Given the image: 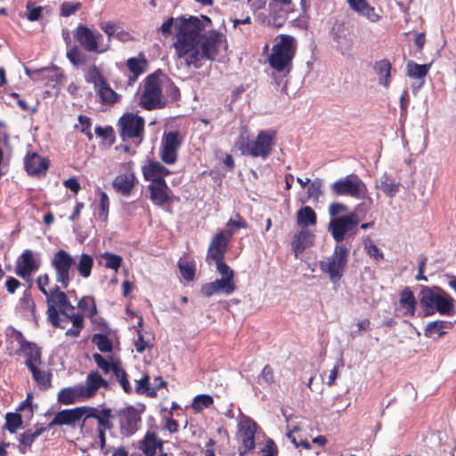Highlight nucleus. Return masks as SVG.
<instances>
[{
  "label": "nucleus",
  "mask_w": 456,
  "mask_h": 456,
  "mask_svg": "<svg viewBox=\"0 0 456 456\" xmlns=\"http://www.w3.org/2000/svg\"><path fill=\"white\" fill-rule=\"evenodd\" d=\"M74 258L64 249L55 252L51 260L54 270L55 281L62 289H67L73 279Z\"/></svg>",
  "instance_id": "nucleus-10"
},
{
  "label": "nucleus",
  "mask_w": 456,
  "mask_h": 456,
  "mask_svg": "<svg viewBox=\"0 0 456 456\" xmlns=\"http://www.w3.org/2000/svg\"><path fill=\"white\" fill-rule=\"evenodd\" d=\"M20 349L27 357L25 364L28 369L41 364V351L35 344L21 340Z\"/></svg>",
  "instance_id": "nucleus-27"
},
{
  "label": "nucleus",
  "mask_w": 456,
  "mask_h": 456,
  "mask_svg": "<svg viewBox=\"0 0 456 456\" xmlns=\"http://www.w3.org/2000/svg\"><path fill=\"white\" fill-rule=\"evenodd\" d=\"M160 445L161 442L157 436L154 433L147 432L141 441L140 449L146 456H153Z\"/></svg>",
  "instance_id": "nucleus-36"
},
{
  "label": "nucleus",
  "mask_w": 456,
  "mask_h": 456,
  "mask_svg": "<svg viewBox=\"0 0 456 456\" xmlns=\"http://www.w3.org/2000/svg\"><path fill=\"white\" fill-rule=\"evenodd\" d=\"M332 37L337 44V49L343 55H349L354 47V34L352 29L343 23H336L331 30Z\"/></svg>",
  "instance_id": "nucleus-15"
},
{
  "label": "nucleus",
  "mask_w": 456,
  "mask_h": 456,
  "mask_svg": "<svg viewBox=\"0 0 456 456\" xmlns=\"http://www.w3.org/2000/svg\"><path fill=\"white\" fill-rule=\"evenodd\" d=\"M141 412L133 406L119 411L120 431L123 436H130L138 430L141 423Z\"/></svg>",
  "instance_id": "nucleus-16"
},
{
  "label": "nucleus",
  "mask_w": 456,
  "mask_h": 456,
  "mask_svg": "<svg viewBox=\"0 0 456 456\" xmlns=\"http://www.w3.org/2000/svg\"><path fill=\"white\" fill-rule=\"evenodd\" d=\"M100 200H99V218L102 222L106 223L108 220L109 208H110V200L106 192L100 191Z\"/></svg>",
  "instance_id": "nucleus-54"
},
{
  "label": "nucleus",
  "mask_w": 456,
  "mask_h": 456,
  "mask_svg": "<svg viewBox=\"0 0 456 456\" xmlns=\"http://www.w3.org/2000/svg\"><path fill=\"white\" fill-rule=\"evenodd\" d=\"M374 69L379 76V82L385 87L389 86V77L391 72V64L387 60H381L377 61L374 65Z\"/></svg>",
  "instance_id": "nucleus-39"
},
{
  "label": "nucleus",
  "mask_w": 456,
  "mask_h": 456,
  "mask_svg": "<svg viewBox=\"0 0 456 456\" xmlns=\"http://www.w3.org/2000/svg\"><path fill=\"white\" fill-rule=\"evenodd\" d=\"M49 161L37 153L28 155L25 159V168L29 175H39L48 168Z\"/></svg>",
  "instance_id": "nucleus-32"
},
{
  "label": "nucleus",
  "mask_w": 456,
  "mask_h": 456,
  "mask_svg": "<svg viewBox=\"0 0 456 456\" xmlns=\"http://www.w3.org/2000/svg\"><path fill=\"white\" fill-rule=\"evenodd\" d=\"M101 257L105 261L104 266L115 272L118 270L122 263V257L113 253L104 252L101 255Z\"/></svg>",
  "instance_id": "nucleus-49"
},
{
  "label": "nucleus",
  "mask_w": 456,
  "mask_h": 456,
  "mask_svg": "<svg viewBox=\"0 0 456 456\" xmlns=\"http://www.w3.org/2000/svg\"><path fill=\"white\" fill-rule=\"evenodd\" d=\"M93 266L94 259L90 255L83 253L78 256L76 268L81 277L85 279L90 277Z\"/></svg>",
  "instance_id": "nucleus-40"
},
{
  "label": "nucleus",
  "mask_w": 456,
  "mask_h": 456,
  "mask_svg": "<svg viewBox=\"0 0 456 456\" xmlns=\"http://www.w3.org/2000/svg\"><path fill=\"white\" fill-rule=\"evenodd\" d=\"M257 424L249 417L242 415L238 422L237 438L240 443V455L243 456L255 448V436Z\"/></svg>",
  "instance_id": "nucleus-13"
},
{
  "label": "nucleus",
  "mask_w": 456,
  "mask_h": 456,
  "mask_svg": "<svg viewBox=\"0 0 456 456\" xmlns=\"http://www.w3.org/2000/svg\"><path fill=\"white\" fill-rule=\"evenodd\" d=\"M86 80L88 83H93L96 88L107 82L105 77L101 73L100 69L96 66H93L89 69L86 75Z\"/></svg>",
  "instance_id": "nucleus-48"
},
{
  "label": "nucleus",
  "mask_w": 456,
  "mask_h": 456,
  "mask_svg": "<svg viewBox=\"0 0 456 456\" xmlns=\"http://www.w3.org/2000/svg\"><path fill=\"white\" fill-rule=\"evenodd\" d=\"M134 182L135 176L133 173H125L116 176L112 182V185L117 192L124 196H128L134 186Z\"/></svg>",
  "instance_id": "nucleus-30"
},
{
  "label": "nucleus",
  "mask_w": 456,
  "mask_h": 456,
  "mask_svg": "<svg viewBox=\"0 0 456 456\" xmlns=\"http://www.w3.org/2000/svg\"><path fill=\"white\" fill-rule=\"evenodd\" d=\"M211 20L202 15L201 18L191 16L175 20L177 28L176 40L174 43L175 55L183 60L187 67H201V61H214L221 50L227 48L225 36L216 30H211L204 36L202 31Z\"/></svg>",
  "instance_id": "nucleus-1"
},
{
  "label": "nucleus",
  "mask_w": 456,
  "mask_h": 456,
  "mask_svg": "<svg viewBox=\"0 0 456 456\" xmlns=\"http://www.w3.org/2000/svg\"><path fill=\"white\" fill-rule=\"evenodd\" d=\"M360 218L355 212L331 218L328 224V232L331 234L336 245L346 244L347 240L358 232Z\"/></svg>",
  "instance_id": "nucleus-6"
},
{
  "label": "nucleus",
  "mask_w": 456,
  "mask_h": 456,
  "mask_svg": "<svg viewBox=\"0 0 456 456\" xmlns=\"http://www.w3.org/2000/svg\"><path fill=\"white\" fill-rule=\"evenodd\" d=\"M351 246L336 245L331 256L320 263L322 273H327L331 282L336 283L343 276Z\"/></svg>",
  "instance_id": "nucleus-7"
},
{
  "label": "nucleus",
  "mask_w": 456,
  "mask_h": 456,
  "mask_svg": "<svg viewBox=\"0 0 456 456\" xmlns=\"http://www.w3.org/2000/svg\"><path fill=\"white\" fill-rule=\"evenodd\" d=\"M430 68V64H418L409 61L406 66L407 76L412 78H424Z\"/></svg>",
  "instance_id": "nucleus-43"
},
{
  "label": "nucleus",
  "mask_w": 456,
  "mask_h": 456,
  "mask_svg": "<svg viewBox=\"0 0 456 456\" xmlns=\"http://www.w3.org/2000/svg\"><path fill=\"white\" fill-rule=\"evenodd\" d=\"M214 403L213 397L209 395H197L191 403V407L197 411L200 412L205 408H208Z\"/></svg>",
  "instance_id": "nucleus-52"
},
{
  "label": "nucleus",
  "mask_w": 456,
  "mask_h": 456,
  "mask_svg": "<svg viewBox=\"0 0 456 456\" xmlns=\"http://www.w3.org/2000/svg\"><path fill=\"white\" fill-rule=\"evenodd\" d=\"M160 85L162 86L163 95L171 100H176L179 96V89L166 75L160 72Z\"/></svg>",
  "instance_id": "nucleus-45"
},
{
  "label": "nucleus",
  "mask_w": 456,
  "mask_h": 456,
  "mask_svg": "<svg viewBox=\"0 0 456 456\" xmlns=\"http://www.w3.org/2000/svg\"><path fill=\"white\" fill-rule=\"evenodd\" d=\"M452 327V322L445 321H435L429 322L425 329V336L431 338L434 335L442 337L447 332V330Z\"/></svg>",
  "instance_id": "nucleus-37"
},
{
  "label": "nucleus",
  "mask_w": 456,
  "mask_h": 456,
  "mask_svg": "<svg viewBox=\"0 0 456 456\" xmlns=\"http://www.w3.org/2000/svg\"><path fill=\"white\" fill-rule=\"evenodd\" d=\"M97 89L98 95L103 103H115L119 99V95L109 86L107 82Z\"/></svg>",
  "instance_id": "nucleus-47"
},
{
  "label": "nucleus",
  "mask_w": 456,
  "mask_h": 456,
  "mask_svg": "<svg viewBox=\"0 0 456 456\" xmlns=\"http://www.w3.org/2000/svg\"><path fill=\"white\" fill-rule=\"evenodd\" d=\"M67 58L75 66L83 62V58L77 46H73L67 52Z\"/></svg>",
  "instance_id": "nucleus-64"
},
{
  "label": "nucleus",
  "mask_w": 456,
  "mask_h": 456,
  "mask_svg": "<svg viewBox=\"0 0 456 456\" xmlns=\"http://www.w3.org/2000/svg\"><path fill=\"white\" fill-rule=\"evenodd\" d=\"M291 9V5L268 3L269 13L265 17L263 22L268 26L281 28L285 23Z\"/></svg>",
  "instance_id": "nucleus-19"
},
{
  "label": "nucleus",
  "mask_w": 456,
  "mask_h": 456,
  "mask_svg": "<svg viewBox=\"0 0 456 456\" xmlns=\"http://www.w3.org/2000/svg\"><path fill=\"white\" fill-rule=\"evenodd\" d=\"M92 342L98 347L102 353H110L112 351V343L103 334H94L92 338Z\"/></svg>",
  "instance_id": "nucleus-50"
},
{
  "label": "nucleus",
  "mask_w": 456,
  "mask_h": 456,
  "mask_svg": "<svg viewBox=\"0 0 456 456\" xmlns=\"http://www.w3.org/2000/svg\"><path fill=\"white\" fill-rule=\"evenodd\" d=\"M135 392L139 395H147L150 397L157 395L156 387H151L148 374H144L140 379L135 380Z\"/></svg>",
  "instance_id": "nucleus-42"
},
{
  "label": "nucleus",
  "mask_w": 456,
  "mask_h": 456,
  "mask_svg": "<svg viewBox=\"0 0 456 456\" xmlns=\"http://www.w3.org/2000/svg\"><path fill=\"white\" fill-rule=\"evenodd\" d=\"M180 273L183 278L186 281H192L195 276L194 264L188 261L179 262L178 264Z\"/></svg>",
  "instance_id": "nucleus-58"
},
{
  "label": "nucleus",
  "mask_w": 456,
  "mask_h": 456,
  "mask_svg": "<svg viewBox=\"0 0 456 456\" xmlns=\"http://www.w3.org/2000/svg\"><path fill=\"white\" fill-rule=\"evenodd\" d=\"M77 408L78 411L80 420L82 419V423L80 425L81 432H89L87 425L89 424L91 419H94L96 418V416L101 411V409L89 406H80Z\"/></svg>",
  "instance_id": "nucleus-38"
},
{
  "label": "nucleus",
  "mask_w": 456,
  "mask_h": 456,
  "mask_svg": "<svg viewBox=\"0 0 456 456\" xmlns=\"http://www.w3.org/2000/svg\"><path fill=\"white\" fill-rule=\"evenodd\" d=\"M79 386L84 393V397L90 399L97 394L100 388H108L109 383L98 370H91L87 374L85 383L79 384Z\"/></svg>",
  "instance_id": "nucleus-20"
},
{
  "label": "nucleus",
  "mask_w": 456,
  "mask_h": 456,
  "mask_svg": "<svg viewBox=\"0 0 456 456\" xmlns=\"http://www.w3.org/2000/svg\"><path fill=\"white\" fill-rule=\"evenodd\" d=\"M275 136L273 130H262L255 139L245 138L241 134L236 145L242 155L265 159L273 151Z\"/></svg>",
  "instance_id": "nucleus-4"
},
{
  "label": "nucleus",
  "mask_w": 456,
  "mask_h": 456,
  "mask_svg": "<svg viewBox=\"0 0 456 456\" xmlns=\"http://www.w3.org/2000/svg\"><path fill=\"white\" fill-rule=\"evenodd\" d=\"M314 234L306 229H302L293 237L292 250L297 257L305 248L313 243Z\"/></svg>",
  "instance_id": "nucleus-29"
},
{
  "label": "nucleus",
  "mask_w": 456,
  "mask_h": 456,
  "mask_svg": "<svg viewBox=\"0 0 456 456\" xmlns=\"http://www.w3.org/2000/svg\"><path fill=\"white\" fill-rule=\"evenodd\" d=\"M379 188L387 196L392 198L397 193L399 190V184L390 183L388 177L387 175H384L380 179Z\"/></svg>",
  "instance_id": "nucleus-57"
},
{
  "label": "nucleus",
  "mask_w": 456,
  "mask_h": 456,
  "mask_svg": "<svg viewBox=\"0 0 456 456\" xmlns=\"http://www.w3.org/2000/svg\"><path fill=\"white\" fill-rule=\"evenodd\" d=\"M349 7L359 15L365 17L370 22H378L380 16L366 0H346Z\"/></svg>",
  "instance_id": "nucleus-26"
},
{
  "label": "nucleus",
  "mask_w": 456,
  "mask_h": 456,
  "mask_svg": "<svg viewBox=\"0 0 456 456\" xmlns=\"http://www.w3.org/2000/svg\"><path fill=\"white\" fill-rule=\"evenodd\" d=\"M140 104L148 110L162 108L165 99L160 85V72H155L147 77L144 89L140 96Z\"/></svg>",
  "instance_id": "nucleus-8"
},
{
  "label": "nucleus",
  "mask_w": 456,
  "mask_h": 456,
  "mask_svg": "<svg viewBox=\"0 0 456 456\" xmlns=\"http://www.w3.org/2000/svg\"><path fill=\"white\" fill-rule=\"evenodd\" d=\"M143 176L147 181L155 182L164 180V177L170 174V171L158 161H151L148 166L143 167Z\"/></svg>",
  "instance_id": "nucleus-31"
},
{
  "label": "nucleus",
  "mask_w": 456,
  "mask_h": 456,
  "mask_svg": "<svg viewBox=\"0 0 456 456\" xmlns=\"http://www.w3.org/2000/svg\"><path fill=\"white\" fill-rule=\"evenodd\" d=\"M317 217L312 208L305 206L299 208L297 212V223L303 229L316 224Z\"/></svg>",
  "instance_id": "nucleus-35"
},
{
  "label": "nucleus",
  "mask_w": 456,
  "mask_h": 456,
  "mask_svg": "<svg viewBox=\"0 0 456 456\" xmlns=\"http://www.w3.org/2000/svg\"><path fill=\"white\" fill-rule=\"evenodd\" d=\"M80 420L77 408L66 409L58 411L53 420L49 423V428L54 426H70L75 427Z\"/></svg>",
  "instance_id": "nucleus-23"
},
{
  "label": "nucleus",
  "mask_w": 456,
  "mask_h": 456,
  "mask_svg": "<svg viewBox=\"0 0 456 456\" xmlns=\"http://www.w3.org/2000/svg\"><path fill=\"white\" fill-rule=\"evenodd\" d=\"M419 302L426 316L432 315L436 312L445 316L454 314L453 298L437 286H423L419 292Z\"/></svg>",
  "instance_id": "nucleus-3"
},
{
  "label": "nucleus",
  "mask_w": 456,
  "mask_h": 456,
  "mask_svg": "<svg viewBox=\"0 0 456 456\" xmlns=\"http://www.w3.org/2000/svg\"><path fill=\"white\" fill-rule=\"evenodd\" d=\"M216 266L217 272L221 274L223 279L234 281L233 271L224 262V259L216 260Z\"/></svg>",
  "instance_id": "nucleus-60"
},
{
  "label": "nucleus",
  "mask_w": 456,
  "mask_h": 456,
  "mask_svg": "<svg viewBox=\"0 0 456 456\" xmlns=\"http://www.w3.org/2000/svg\"><path fill=\"white\" fill-rule=\"evenodd\" d=\"M38 387L46 389L51 386V374L45 370H42L38 366L28 369Z\"/></svg>",
  "instance_id": "nucleus-46"
},
{
  "label": "nucleus",
  "mask_w": 456,
  "mask_h": 456,
  "mask_svg": "<svg viewBox=\"0 0 456 456\" xmlns=\"http://www.w3.org/2000/svg\"><path fill=\"white\" fill-rule=\"evenodd\" d=\"M146 61L139 58H130L127 61V68L134 74L136 78L140 74L145 70Z\"/></svg>",
  "instance_id": "nucleus-55"
},
{
  "label": "nucleus",
  "mask_w": 456,
  "mask_h": 456,
  "mask_svg": "<svg viewBox=\"0 0 456 456\" xmlns=\"http://www.w3.org/2000/svg\"><path fill=\"white\" fill-rule=\"evenodd\" d=\"M236 289L234 281H229L227 279H216L212 282L202 285L200 292L205 297H211L215 294L231 295Z\"/></svg>",
  "instance_id": "nucleus-21"
},
{
  "label": "nucleus",
  "mask_w": 456,
  "mask_h": 456,
  "mask_svg": "<svg viewBox=\"0 0 456 456\" xmlns=\"http://www.w3.org/2000/svg\"><path fill=\"white\" fill-rule=\"evenodd\" d=\"M349 7L359 15L365 17L370 22H378L380 16L366 0H346Z\"/></svg>",
  "instance_id": "nucleus-24"
},
{
  "label": "nucleus",
  "mask_w": 456,
  "mask_h": 456,
  "mask_svg": "<svg viewBox=\"0 0 456 456\" xmlns=\"http://www.w3.org/2000/svg\"><path fill=\"white\" fill-rule=\"evenodd\" d=\"M151 201L158 206H163L168 200L169 188L165 180L151 182L149 185Z\"/></svg>",
  "instance_id": "nucleus-22"
},
{
  "label": "nucleus",
  "mask_w": 456,
  "mask_h": 456,
  "mask_svg": "<svg viewBox=\"0 0 456 456\" xmlns=\"http://www.w3.org/2000/svg\"><path fill=\"white\" fill-rule=\"evenodd\" d=\"M232 236V232L228 231L226 232H220L213 237L207 254V261L208 263L224 258L228 242Z\"/></svg>",
  "instance_id": "nucleus-17"
},
{
  "label": "nucleus",
  "mask_w": 456,
  "mask_h": 456,
  "mask_svg": "<svg viewBox=\"0 0 456 456\" xmlns=\"http://www.w3.org/2000/svg\"><path fill=\"white\" fill-rule=\"evenodd\" d=\"M81 6L79 2L71 3V2H64L61 4V15L63 17H69L74 14Z\"/></svg>",
  "instance_id": "nucleus-63"
},
{
  "label": "nucleus",
  "mask_w": 456,
  "mask_h": 456,
  "mask_svg": "<svg viewBox=\"0 0 456 456\" xmlns=\"http://www.w3.org/2000/svg\"><path fill=\"white\" fill-rule=\"evenodd\" d=\"M274 382L273 370L269 365H265L258 376V383L271 386Z\"/></svg>",
  "instance_id": "nucleus-61"
},
{
  "label": "nucleus",
  "mask_w": 456,
  "mask_h": 456,
  "mask_svg": "<svg viewBox=\"0 0 456 456\" xmlns=\"http://www.w3.org/2000/svg\"><path fill=\"white\" fill-rule=\"evenodd\" d=\"M77 306L84 312L87 313L89 317H93L97 314V309L95 306L94 300L91 297H82L78 301Z\"/></svg>",
  "instance_id": "nucleus-56"
},
{
  "label": "nucleus",
  "mask_w": 456,
  "mask_h": 456,
  "mask_svg": "<svg viewBox=\"0 0 456 456\" xmlns=\"http://www.w3.org/2000/svg\"><path fill=\"white\" fill-rule=\"evenodd\" d=\"M74 37L87 52L103 53L110 50V40L104 41L101 33L94 31L86 26H77Z\"/></svg>",
  "instance_id": "nucleus-9"
},
{
  "label": "nucleus",
  "mask_w": 456,
  "mask_h": 456,
  "mask_svg": "<svg viewBox=\"0 0 456 456\" xmlns=\"http://www.w3.org/2000/svg\"><path fill=\"white\" fill-rule=\"evenodd\" d=\"M399 303L405 315L413 316L415 314L417 301L409 287L404 288L400 293Z\"/></svg>",
  "instance_id": "nucleus-34"
},
{
  "label": "nucleus",
  "mask_w": 456,
  "mask_h": 456,
  "mask_svg": "<svg viewBox=\"0 0 456 456\" xmlns=\"http://www.w3.org/2000/svg\"><path fill=\"white\" fill-rule=\"evenodd\" d=\"M330 190L336 196H350L358 200L365 199L368 191L365 183L354 174L335 181Z\"/></svg>",
  "instance_id": "nucleus-11"
},
{
  "label": "nucleus",
  "mask_w": 456,
  "mask_h": 456,
  "mask_svg": "<svg viewBox=\"0 0 456 456\" xmlns=\"http://www.w3.org/2000/svg\"><path fill=\"white\" fill-rule=\"evenodd\" d=\"M47 304V320L55 328L65 329V322L70 321L73 328L67 330V337L77 338L84 328V317L81 314L71 313L74 306L69 301L67 295L55 286L45 296Z\"/></svg>",
  "instance_id": "nucleus-2"
},
{
  "label": "nucleus",
  "mask_w": 456,
  "mask_h": 456,
  "mask_svg": "<svg viewBox=\"0 0 456 456\" xmlns=\"http://www.w3.org/2000/svg\"><path fill=\"white\" fill-rule=\"evenodd\" d=\"M323 183L320 178H316L312 181L307 188V196L309 199L318 201L320 197L322 195Z\"/></svg>",
  "instance_id": "nucleus-51"
},
{
  "label": "nucleus",
  "mask_w": 456,
  "mask_h": 456,
  "mask_svg": "<svg viewBox=\"0 0 456 456\" xmlns=\"http://www.w3.org/2000/svg\"><path fill=\"white\" fill-rule=\"evenodd\" d=\"M114 376L116 377V379L118 380L123 390L127 394L131 393L132 387L128 381L127 374L124 368L122 367V364L119 367L116 366Z\"/></svg>",
  "instance_id": "nucleus-53"
},
{
  "label": "nucleus",
  "mask_w": 456,
  "mask_h": 456,
  "mask_svg": "<svg viewBox=\"0 0 456 456\" xmlns=\"http://www.w3.org/2000/svg\"><path fill=\"white\" fill-rule=\"evenodd\" d=\"M296 49V39L289 35H281L280 40L273 46L269 57L270 66L278 72L289 73Z\"/></svg>",
  "instance_id": "nucleus-5"
},
{
  "label": "nucleus",
  "mask_w": 456,
  "mask_h": 456,
  "mask_svg": "<svg viewBox=\"0 0 456 456\" xmlns=\"http://www.w3.org/2000/svg\"><path fill=\"white\" fill-rule=\"evenodd\" d=\"M39 267V261L34 257V253L30 249H26L17 259L15 273L18 276L26 280L32 273Z\"/></svg>",
  "instance_id": "nucleus-18"
},
{
  "label": "nucleus",
  "mask_w": 456,
  "mask_h": 456,
  "mask_svg": "<svg viewBox=\"0 0 456 456\" xmlns=\"http://www.w3.org/2000/svg\"><path fill=\"white\" fill-rule=\"evenodd\" d=\"M183 139L176 131L165 134L161 141L160 159L167 164H175L177 160V151L181 147Z\"/></svg>",
  "instance_id": "nucleus-14"
},
{
  "label": "nucleus",
  "mask_w": 456,
  "mask_h": 456,
  "mask_svg": "<svg viewBox=\"0 0 456 456\" xmlns=\"http://www.w3.org/2000/svg\"><path fill=\"white\" fill-rule=\"evenodd\" d=\"M45 431V428H37L36 430L28 429L20 436L19 449L22 453H25L26 449L30 447L33 442L43 432Z\"/></svg>",
  "instance_id": "nucleus-41"
},
{
  "label": "nucleus",
  "mask_w": 456,
  "mask_h": 456,
  "mask_svg": "<svg viewBox=\"0 0 456 456\" xmlns=\"http://www.w3.org/2000/svg\"><path fill=\"white\" fill-rule=\"evenodd\" d=\"M84 393L79 386L69 387L62 388L58 393V401L65 405L73 404L77 402L86 400Z\"/></svg>",
  "instance_id": "nucleus-28"
},
{
  "label": "nucleus",
  "mask_w": 456,
  "mask_h": 456,
  "mask_svg": "<svg viewBox=\"0 0 456 456\" xmlns=\"http://www.w3.org/2000/svg\"><path fill=\"white\" fill-rule=\"evenodd\" d=\"M349 7L359 15L365 17L370 22H378L380 16L366 0H346Z\"/></svg>",
  "instance_id": "nucleus-25"
},
{
  "label": "nucleus",
  "mask_w": 456,
  "mask_h": 456,
  "mask_svg": "<svg viewBox=\"0 0 456 456\" xmlns=\"http://www.w3.org/2000/svg\"><path fill=\"white\" fill-rule=\"evenodd\" d=\"M5 420V427L11 433H14L22 424L21 417L18 413H7Z\"/></svg>",
  "instance_id": "nucleus-59"
},
{
  "label": "nucleus",
  "mask_w": 456,
  "mask_h": 456,
  "mask_svg": "<svg viewBox=\"0 0 456 456\" xmlns=\"http://www.w3.org/2000/svg\"><path fill=\"white\" fill-rule=\"evenodd\" d=\"M93 359L96 363L97 367L100 368L104 374H109L110 372L115 373V368L119 367L121 365V362L118 358L114 357L112 355L105 358L102 354L95 353L93 354Z\"/></svg>",
  "instance_id": "nucleus-33"
},
{
  "label": "nucleus",
  "mask_w": 456,
  "mask_h": 456,
  "mask_svg": "<svg viewBox=\"0 0 456 456\" xmlns=\"http://www.w3.org/2000/svg\"><path fill=\"white\" fill-rule=\"evenodd\" d=\"M100 28L107 35V40H110V47L111 46V38L116 37L118 24L111 21L102 22Z\"/></svg>",
  "instance_id": "nucleus-62"
},
{
  "label": "nucleus",
  "mask_w": 456,
  "mask_h": 456,
  "mask_svg": "<svg viewBox=\"0 0 456 456\" xmlns=\"http://www.w3.org/2000/svg\"><path fill=\"white\" fill-rule=\"evenodd\" d=\"M120 137L123 141L133 140L141 144L144 133V119L133 113L124 114L118 122Z\"/></svg>",
  "instance_id": "nucleus-12"
},
{
  "label": "nucleus",
  "mask_w": 456,
  "mask_h": 456,
  "mask_svg": "<svg viewBox=\"0 0 456 456\" xmlns=\"http://www.w3.org/2000/svg\"><path fill=\"white\" fill-rule=\"evenodd\" d=\"M112 418L113 416L110 409H101V411L94 419L97 421V430L111 429L113 428V423L111 422Z\"/></svg>",
  "instance_id": "nucleus-44"
}]
</instances>
